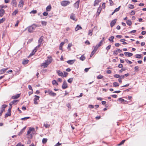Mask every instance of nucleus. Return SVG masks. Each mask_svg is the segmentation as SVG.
<instances>
[{
    "mask_svg": "<svg viewBox=\"0 0 146 146\" xmlns=\"http://www.w3.org/2000/svg\"><path fill=\"white\" fill-rule=\"evenodd\" d=\"M37 11L36 10H33L30 13H33V14H35L36 13Z\"/></svg>",
    "mask_w": 146,
    "mask_h": 146,
    "instance_id": "57",
    "label": "nucleus"
},
{
    "mask_svg": "<svg viewBox=\"0 0 146 146\" xmlns=\"http://www.w3.org/2000/svg\"><path fill=\"white\" fill-rule=\"evenodd\" d=\"M7 7V6H4L3 5H0V8L3 9V8H6Z\"/></svg>",
    "mask_w": 146,
    "mask_h": 146,
    "instance_id": "44",
    "label": "nucleus"
},
{
    "mask_svg": "<svg viewBox=\"0 0 146 146\" xmlns=\"http://www.w3.org/2000/svg\"><path fill=\"white\" fill-rule=\"evenodd\" d=\"M38 48H36V47L33 50V51L29 55V56H31L34 55L35 53L36 52L37 50V49Z\"/></svg>",
    "mask_w": 146,
    "mask_h": 146,
    "instance_id": "16",
    "label": "nucleus"
},
{
    "mask_svg": "<svg viewBox=\"0 0 146 146\" xmlns=\"http://www.w3.org/2000/svg\"><path fill=\"white\" fill-rule=\"evenodd\" d=\"M117 54H118L116 50H115L113 51V54L114 55L116 56V55H117Z\"/></svg>",
    "mask_w": 146,
    "mask_h": 146,
    "instance_id": "56",
    "label": "nucleus"
},
{
    "mask_svg": "<svg viewBox=\"0 0 146 146\" xmlns=\"http://www.w3.org/2000/svg\"><path fill=\"white\" fill-rule=\"evenodd\" d=\"M24 4V2L23 0H21L19 3L18 7L21 8L23 7Z\"/></svg>",
    "mask_w": 146,
    "mask_h": 146,
    "instance_id": "11",
    "label": "nucleus"
},
{
    "mask_svg": "<svg viewBox=\"0 0 146 146\" xmlns=\"http://www.w3.org/2000/svg\"><path fill=\"white\" fill-rule=\"evenodd\" d=\"M7 69H3L0 71V74H2L4 73L6 70Z\"/></svg>",
    "mask_w": 146,
    "mask_h": 146,
    "instance_id": "26",
    "label": "nucleus"
},
{
    "mask_svg": "<svg viewBox=\"0 0 146 146\" xmlns=\"http://www.w3.org/2000/svg\"><path fill=\"white\" fill-rule=\"evenodd\" d=\"M128 8L130 9H133L134 8V6L131 4H129L128 5Z\"/></svg>",
    "mask_w": 146,
    "mask_h": 146,
    "instance_id": "30",
    "label": "nucleus"
},
{
    "mask_svg": "<svg viewBox=\"0 0 146 146\" xmlns=\"http://www.w3.org/2000/svg\"><path fill=\"white\" fill-rule=\"evenodd\" d=\"M135 57L137 58H140L141 57V55L139 54H136L135 55Z\"/></svg>",
    "mask_w": 146,
    "mask_h": 146,
    "instance_id": "42",
    "label": "nucleus"
},
{
    "mask_svg": "<svg viewBox=\"0 0 146 146\" xmlns=\"http://www.w3.org/2000/svg\"><path fill=\"white\" fill-rule=\"evenodd\" d=\"M127 24L129 26H130L131 25V22L130 20H128L126 21Z\"/></svg>",
    "mask_w": 146,
    "mask_h": 146,
    "instance_id": "31",
    "label": "nucleus"
},
{
    "mask_svg": "<svg viewBox=\"0 0 146 146\" xmlns=\"http://www.w3.org/2000/svg\"><path fill=\"white\" fill-rule=\"evenodd\" d=\"M79 1H77L74 4V6L75 8L78 9L79 7Z\"/></svg>",
    "mask_w": 146,
    "mask_h": 146,
    "instance_id": "17",
    "label": "nucleus"
},
{
    "mask_svg": "<svg viewBox=\"0 0 146 146\" xmlns=\"http://www.w3.org/2000/svg\"><path fill=\"white\" fill-rule=\"evenodd\" d=\"M95 53V52H94V51H93V50L92 51V52L91 54L90 55V57H91L92 56L94 55V54Z\"/></svg>",
    "mask_w": 146,
    "mask_h": 146,
    "instance_id": "59",
    "label": "nucleus"
},
{
    "mask_svg": "<svg viewBox=\"0 0 146 146\" xmlns=\"http://www.w3.org/2000/svg\"><path fill=\"white\" fill-rule=\"evenodd\" d=\"M38 26V25L33 24L28 27V31L30 33H32L36 27Z\"/></svg>",
    "mask_w": 146,
    "mask_h": 146,
    "instance_id": "1",
    "label": "nucleus"
},
{
    "mask_svg": "<svg viewBox=\"0 0 146 146\" xmlns=\"http://www.w3.org/2000/svg\"><path fill=\"white\" fill-rule=\"evenodd\" d=\"M103 77V76L102 75H99L98 76L97 78L98 79H102Z\"/></svg>",
    "mask_w": 146,
    "mask_h": 146,
    "instance_id": "45",
    "label": "nucleus"
},
{
    "mask_svg": "<svg viewBox=\"0 0 146 146\" xmlns=\"http://www.w3.org/2000/svg\"><path fill=\"white\" fill-rule=\"evenodd\" d=\"M47 23L45 21H42L41 22L42 24L44 26H46V25Z\"/></svg>",
    "mask_w": 146,
    "mask_h": 146,
    "instance_id": "48",
    "label": "nucleus"
},
{
    "mask_svg": "<svg viewBox=\"0 0 146 146\" xmlns=\"http://www.w3.org/2000/svg\"><path fill=\"white\" fill-rule=\"evenodd\" d=\"M48 65V64H47L46 62L43 63L42 65V66H43L44 68H46L47 67Z\"/></svg>",
    "mask_w": 146,
    "mask_h": 146,
    "instance_id": "34",
    "label": "nucleus"
},
{
    "mask_svg": "<svg viewBox=\"0 0 146 146\" xmlns=\"http://www.w3.org/2000/svg\"><path fill=\"white\" fill-rule=\"evenodd\" d=\"M102 43L103 40H101L96 45V46L99 47L102 45Z\"/></svg>",
    "mask_w": 146,
    "mask_h": 146,
    "instance_id": "32",
    "label": "nucleus"
},
{
    "mask_svg": "<svg viewBox=\"0 0 146 146\" xmlns=\"http://www.w3.org/2000/svg\"><path fill=\"white\" fill-rule=\"evenodd\" d=\"M51 9V6L50 5H49L46 7V10L47 11H49Z\"/></svg>",
    "mask_w": 146,
    "mask_h": 146,
    "instance_id": "24",
    "label": "nucleus"
},
{
    "mask_svg": "<svg viewBox=\"0 0 146 146\" xmlns=\"http://www.w3.org/2000/svg\"><path fill=\"white\" fill-rule=\"evenodd\" d=\"M48 13L46 12H44L43 13V14L44 16H46L48 15Z\"/></svg>",
    "mask_w": 146,
    "mask_h": 146,
    "instance_id": "63",
    "label": "nucleus"
},
{
    "mask_svg": "<svg viewBox=\"0 0 146 146\" xmlns=\"http://www.w3.org/2000/svg\"><path fill=\"white\" fill-rule=\"evenodd\" d=\"M116 22V19H115L113 20L110 23V26L111 27H112L115 24Z\"/></svg>",
    "mask_w": 146,
    "mask_h": 146,
    "instance_id": "14",
    "label": "nucleus"
},
{
    "mask_svg": "<svg viewBox=\"0 0 146 146\" xmlns=\"http://www.w3.org/2000/svg\"><path fill=\"white\" fill-rule=\"evenodd\" d=\"M116 50L117 51V52H118L119 53H120L122 52L121 50L118 48Z\"/></svg>",
    "mask_w": 146,
    "mask_h": 146,
    "instance_id": "60",
    "label": "nucleus"
},
{
    "mask_svg": "<svg viewBox=\"0 0 146 146\" xmlns=\"http://www.w3.org/2000/svg\"><path fill=\"white\" fill-rule=\"evenodd\" d=\"M76 61V60L75 59L69 60L67 61V62L70 65H72Z\"/></svg>",
    "mask_w": 146,
    "mask_h": 146,
    "instance_id": "10",
    "label": "nucleus"
},
{
    "mask_svg": "<svg viewBox=\"0 0 146 146\" xmlns=\"http://www.w3.org/2000/svg\"><path fill=\"white\" fill-rule=\"evenodd\" d=\"M113 87H117L119 86V84L117 82H114L113 83Z\"/></svg>",
    "mask_w": 146,
    "mask_h": 146,
    "instance_id": "25",
    "label": "nucleus"
},
{
    "mask_svg": "<svg viewBox=\"0 0 146 146\" xmlns=\"http://www.w3.org/2000/svg\"><path fill=\"white\" fill-rule=\"evenodd\" d=\"M7 106V105L3 104L2 105L0 108V116H1L3 112L5 111V108Z\"/></svg>",
    "mask_w": 146,
    "mask_h": 146,
    "instance_id": "4",
    "label": "nucleus"
},
{
    "mask_svg": "<svg viewBox=\"0 0 146 146\" xmlns=\"http://www.w3.org/2000/svg\"><path fill=\"white\" fill-rule=\"evenodd\" d=\"M114 38V37L113 36H111L109 38L108 40L110 42H113Z\"/></svg>",
    "mask_w": 146,
    "mask_h": 146,
    "instance_id": "20",
    "label": "nucleus"
},
{
    "mask_svg": "<svg viewBox=\"0 0 146 146\" xmlns=\"http://www.w3.org/2000/svg\"><path fill=\"white\" fill-rule=\"evenodd\" d=\"M125 60L129 64H131L132 63V62L128 60V59H126Z\"/></svg>",
    "mask_w": 146,
    "mask_h": 146,
    "instance_id": "38",
    "label": "nucleus"
},
{
    "mask_svg": "<svg viewBox=\"0 0 146 146\" xmlns=\"http://www.w3.org/2000/svg\"><path fill=\"white\" fill-rule=\"evenodd\" d=\"M20 95L19 94H17L12 96V98L13 99H17L19 98L20 97Z\"/></svg>",
    "mask_w": 146,
    "mask_h": 146,
    "instance_id": "23",
    "label": "nucleus"
},
{
    "mask_svg": "<svg viewBox=\"0 0 146 146\" xmlns=\"http://www.w3.org/2000/svg\"><path fill=\"white\" fill-rule=\"evenodd\" d=\"M48 94L50 96L52 97H55L56 95V94L52 91L48 89Z\"/></svg>",
    "mask_w": 146,
    "mask_h": 146,
    "instance_id": "7",
    "label": "nucleus"
},
{
    "mask_svg": "<svg viewBox=\"0 0 146 146\" xmlns=\"http://www.w3.org/2000/svg\"><path fill=\"white\" fill-rule=\"evenodd\" d=\"M35 97L33 100L34 104H37L38 103V102H37V101L39 100L40 97L36 95H35Z\"/></svg>",
    "mask_w": 146,
    "mask_h": 146,
    "instance_id": "6",
    "label": "nucleus"
},
{
    "mask_svg": "<svg viewBox=\"0 0 146 146\" xmlns=\"http://www.w3.org/2000/svg\"><path fill=\"white\" fill-rule=\"evenodd\" d=\"M11 3L13 5H16L17 3L15 0H13L11 2Z\"/></svg>",
    "mask_w": 146,
    "mask_h": 146,
    "instance_id": "41",
    "label": "nucleus"
},
{
    "mask_svg": "<svg viewBox=\"0 0 146 146\" xmlns=\"http://www.w3.org/2000/svg\"><path fill=\"white\" fill-rule=\"evenodd\" d=\"M82 29V28L81 26H80L79 25H77L76 27L75 28V31H77Z\"/></svg>",
    "mask_w": 146,
    "mask_h": 146,
    "instance_id": "21",
    "label": "nucleus"
},
{
    "mask_svg": "<svg viewBox=\"0 0 146 146\" xmlns=\"http://www.w3.org/2000/svg\"><path fill=\"white\" fill-rule=\"evenodd\" d=\"M16 146H24V145H22L21 143H18Z\"/></svg>",
    "mask_w": 146,
    "mask_h": 146,
    "instance_id": "62",
    "label": "nucleus"
},
{
    "mask_svg": "<svg viewBox=\"0 0 146 146\" xmlns=\"http://www.w3.org/2000/svg\"><path fill=\"white\" fill-rule=\"evenodd\" d=\"M98 48L99 47L96 45V46L94 47V49L93 51L96 52Z\"/></svg>",
    "mask_w": 146,
    "mask_h": 146,
    "instance_id": "39",
    "label": "nucleus"
},
{
    "mask_svg": "<svg viewBox=\"0 0 146 146\" xmlns=\"http://www.w3.org/2000/svg\"><path fill=\"white\" fill-rule=\"evenodd\" d=\"M120 7L121 6H119L117 8L115 9L114 11L112 13L111 15H112L118 11L120 9Z\"/></svg>",
    "mask_w": 146,
    "mask_h": 146,
    "instance_id": "22",
    "label": "nucleus"
},
{
    "mask_svg": "<svg viewBox=\"0 0 146 146\" xmlns=\"http://www.w3.org/2000/svg\"><path fill=\"white\" fill-rule=\"evenodd\" d=\"M56 72L59 76H62L63 75V74L62 72L59 70H57Z\"/></svg>",
    "mask_w": 146,
    "mask_h": 146,
    "instance_id": "18",
    "label": "nucleus"
},
{
    "mask_svg": "<svg viewBox=\"0 0 146 146\" xmlns=\"http://www.w3.org/2000/svg\"><path fill=\"white\" fill-rule=\"evenodd\" d=\"M5 18H3L1 19L0 20V23H3L5 21Z\"/></svg>",
    "mask_w": 146,
    "mask_h": 146,
    "instance_id": "54",
    "label": "nucleus"
},
{
    "mask_svg": "<svg viewBox=\"0 0 146 146\" xmlns=\"http://www.w3.org/2000/svg\"><path fill=\"white\" fill-rule=\"evenodd\" d=\"M52 84L54 85L57 86L58 85V83L55 80H53L52 81Z\"/></svg>",
    "mask_w": 146,
    "mask_h": 146,
    "instance_id": "28",
    "label": "nucleus"
},
{
    "mask_svg": "<svg viewBox=\"0 0 146 146\" xmlns=\"http://www.w3.org/2000/svg\"><path fill=\"white\" fill-rule=\"evenodd\" d=\"M92 32L93 30L92 29H90L89 31V32L88 33V35L90 36H91L92 35Z\"/></svg>",
    "mask_w": 146,
    "mask_h": 146,
    "instance_id": "33",
    "label": "nucleus"
},
{
    "mask_svg": "<svg viewBox=\"0 0 146 146\" xmlns=\"http://www.w3.org/2000/svg\"><path fill=\"white\" fill-rule=\"evenodd\" d=\"M73 80V78H69V79L68 80V82L71 83Z\"/></svg>",
    "mask_w": 146,
    "mask_h": 146,
    "instance_id": "40",
    "label": "nucleus"
},
{
    "mask_svg": "<svg viewBox=\"0 0 146 146\" xmlns=\"http://www.w3.org/2000/svg\"><path fill=\"white\" fill-rule=\"evenodd\" d=\"M70 3V2L68 1H63L60 2L61 5L63 7H65L69 5Z\"/></svg>",
    "mask_w": 146,
    "mask_h": 146,
    "instance_id": "3",
    "label": "nucleus"
},
{
    "mask_svg": "<svg viewBox=\"0 0 146 146\" xmlns=\"http://www.w3.org/2000/svg\"><path fill=\"white\" fill-rule=\"evenodd\" d=\"M135 13V12L133 10L131 11V12L130 13V14L131 15H134Z\"/></svg>",
    "mask_w": 146,
    "mask_h": 146,
    "instance_id": "50",
    "label": "nucleus"
},
{
    "mask_svg": "<svg viewBox=\"0 0 146 146\" xmlns=\"http://www.w3.org/2000/svg\"><path fill=\"white\" fill-rule=\"evenodd\" d=\"M80 60L83 61L85 59V58L84 55H82L81 56L80 58Z\"/></svg>",
    "mask_w": 146,
    "mask_h": 146,
    "instance_id": "35",
    "label": "nucleus"
},
{
    "mask_svg": "<svg viewBox=\"0 0 146 146\" xmlns=\"http://www.w3.org/2000/svg\"><path fill=\"white\" fill-rule=\"evenodd\" d=\"M141 33L142 35H144L146 34V31H143Z\"/></svg>",
    "mask_w": 146,
    "mask_h": 146,
    "instance_id": "64",
    "label": "nucleus"
},
{
    "mask_svg": "<svg viewBox=\"0 0 146 146\" xmlns=\"http://www.w3.org/2000/svg\"><path fill=\"white\" fill-rule=\"evenodd\" d=\"M43 40V36H41L38 40V45L36 46V48H39L41 46V43Z\"/></svg>",
    "mask_w": 146,
    "mask_h": 146,
    "instance_id": "5",
    "label": "nucleus"
},
{
    "mask_svg": "<svg viewBox=\"0 0 146 146\" xmlns=\"http://www.w3.org/2000/svg\"><path fill=\"white\" fill-rule=\"evenodd\" d=\"M111 47V45H109L106 47V49L107 50V51H108L110 49Z\"/></svg>",
    "mask_w": 146,
    "mask_h": 146,
    "instance_id": "46",
    "label": "nucleus"
},
{
    "mask_svg": "<svg viewBox=\"0 0 146 146\" xmlns=\"http://www.w3.org/2000/svg\"><path fill=\"white\" fill-rule=\"evenodd\" d=\"M11 115V113L10 112L7 111V113L5 114V118H6L8 116H10Z\"/></svg>",
    "mask_w": 146,
    "mask_h": 146,
    "instance_id": "29",
    "label": "nucleus"
},
{
    "mask_svg": "<svg viewBox=\"0 0 146 146\" xmlns=\"http://www.w3.org/2000/svg\"><path fill=\"white\" fill-rule=\"evenodd\" d=\"M28 62L29 60H25L23 61L22 63L23 64H26L28 63Z\"/></svg>",
    "mask_w": 146,
    "mask_h": 146,
    "instance_id": "27",
    "label": "nucleus"
},
{
    "mask_svg": "<svg viewBox=\"0 0 146 146\" xmlns=\"http://www.w3.org/2000/svg\"><path fill=\"white\" fill-rule=\"evenodd\" d=\"M124 54L126 56L128 57H131L133 55L132 53L127 52H125Z\"/></svg>",
    "mask_w": 146,
    "mask_h": 146,
    "instance_id": "13",
    "label": "nucleus"
},
{
    "mask_svg": "<svg viewBox=\"0 0 146 146\" xmlns=\"http://www.w3.org/2000/svg\"><path fill=\"white\" fill-rule=\"evenodd\" d=\"M68 87V85L67 83L66 82V81H64L63 82L62 86V88L63 89H65Z\"/></svg>",
    "mask_w": 146,
    "mask_h": 146,
    "instance_id": "9",
    "label": "nucleus"
},
{
    "mask_svg": "<svg viewBox=\"0 0 146 146\" xmlns=\"http://www.w3.org/2000/svg\"><path fill=\"white\" fill-rule=\"evenodd\" d=\"M35 131V128H34L30 127L28 130L27 135H29L30 136L29 138L31 139L32 138V135L31 133H30L32 131Z\"/></svg>",
    "mask_w": 146,
    "mask_h": 146,
    "instance_id": "2",
    "label": "nucleus"
},
{
    "mask_svg": "<svg viewBox=\"0 0 146 146\" xmlns=\"http://www.w3.org/2000/svg\"><path fill=\"white\" fill-rule=\"evenodd\" d=\"M68 73L66 72H64V75H63V76H64V77H66L68 75Z\"/></svg>",
    "mask_w": 146,
    "mask_h": 146,
    "instance_id": "55",
    "label": "nucleus"
},
{
    "mask_svg": "<svg viewBox=\"0 0 146 146\" xmlns=\"http://www.w3.org/2000/svg\"><path fill=\"white\" fill-rule=\"evenodd\" d=\"M47 139L46 138H44L42 140V142L43 143L45 144L47 141Z\"/></svg>",
    "mask_w": 146,
    "mask_h": 146,
    "instance_id": "37",
    "label": "nucleus"
},
{
    "mask_svg": "<svg viewBox=\"0 0 146 146\" xmlns=\"http://www.w3.org/2000/svg\"><path fill=\"white\" fill-rule=\"evenodd\" d=\"M64 42H61L60 45V46H61V47H62L64 45Z\"/></svg>",
    "mask_w": 146,
    "mask_h": 146,
    "instance_id": "61",
    "label": "nucleus"
},
{
    "mask_svg": "<svg viewBox=\"0 0 146 146\" xmlns=\"http://www.w3.org/2000/svg\"><path fill=\"white\" fill-rule=\"evenodd\" d=\"M101 11V8L100 7H99L98 8L97 11V13H98V15H99Z\"/></svg>",
    "mask_w": 146,
    "mask_h": 146,
    "instance_id": "43",
    "label": "nucleus"
},
{
    "mask_svg": "<svg viewBox=\"0 0 146 146\" xmlns=\"http://www.w3.org/2000/svg\"><path fill=\"white\" fill-rule=\"evenodd\" d=\"M44 126L46 128L49 127L50 126V125H48L47 123H44Z\"/></svg>",
    "mask_w": 146,
    "mask_h": 146,
    "instance_id": "49",
    "label": "nucleus"
},
{
    "mask_svg": "<svg viewBox=\"0 0 146 146\" xmlns=\"http://www.w3.org/2000/svg\"><path fill=\"white\" fill-rule=\"evenodd\" d=\"M70 19L73 20L75 21H76V19L75 18V14H74L73 13H72L71 14L70 16Z\"/></svg>",
    "mask_w": 146,
    "mask_h": 146,
    "instance_id": "12",
    "label": "nucleus"
},
{
    "mask_svg": "<svg viewBox=\"0 0 146 146\" xmlns=\"http://www.w3.org/2000/svg\"><path fill=\"white\" fill-rule=\"evenodd\" d=\"M101 0H95L94 1V6H96L98 5L99 3L100 2Z\"/></svg>",
    "mask_w": 146,
    "mask_h": 146,
    "instance_id": "19",
    "label": "nucleus"
},
{
    "mask_svg": "<svg viewBox=\"0 0 146 146\" xmlns=\"http://www.w3.org/2000/svg\"><path fill=\"white\" fill-rule=\"evenodd\" d=\"M5 10L3 9L0 8V16L2 17L5 13Z\"/></svg>",
    "mask_w": 146,
    "mask_h": 146,
    "instance_id": "15",
    "label": "nucleus"
},
{
    "mask_svg": "<svg viewBox=\"0 0 146 146\" xmlns=\"http://www.w3.org/2000/svg\"><path fill=\"white\" fill-rule=\"evenodd\" d=\"M30 118L29 117H25L24 118H23L21 119L22 120H26L27 119H29Z\"/></svg>",
    "mask_w": 146,
    "mask_h": 146,
    "instance_id": "51",
    "label": "nucleus"
},
{
    "mask_svg": "<svg viewBox=\"0 0 146 146\" xmlns=\"http://www.w3.org/2000/svg\"><path fill=\"white\" fill-rule=\"evenodd\" d=\"M18 11L17 10H15L14 12H13L12 14L13 15H15L18 13Z\"/></svg>",
    "mask_w": 146,
    "mask_h": 146,
    "instance_id": "47",
    "label": "nucleus"
},
{
    "mask_svg": "<svg viewBox=\"0 0 146 146\" xmlns=\"http://www.w3.org/2000/svg\"><path fill=\"white\" fill-rule=\"evenodd\" d=\"M48 58L49 59H47L46 60L45 62L48 64V65L49 64L51 63V62L52 61V57L51 56H48Z\"/></svg>",
    "mask_w": 146,
    "mask_h": 146,
    "instance_id": "8",
    "label": "nucleus"
},
{
    "mask_svg": "<svg viewBox=\"0 0 146 146\" xmlns=\"http://www.w3.org/2000/svg\"><path fill=\"white\" fill-rule=\"evenodd\" d=\"M24 132V131H23V130H21L19 132V133L18 134L19 135H20L23 133Z\"/></svg>",
    "mask_w": 146,
    "mask_h": 146,
    "instance_id": "58",
    "label": "nucleus"
},
{
    "mask_svg": "<svg viewBox=\"0 0 146 146\" xmlns=\"http://www.w3.org/2000/svg\"><path fill=\"white\" fill-rule=\"evenodd\" d=\"M72 46V44L71 43H69L68 44V47H67V48L68 49H70V47Z\"/></svg>",
    "mask_w": 146,
    "mask_h": 146,
    "instance_id": "52",
    "label": "nucleus"
},
{
    "mask_svg": "<svg viewBox=\"0 0 146 146\" xmlns=\"http://www.w3.org/2000/svg\"><path fill=\"white\" fill-rule=\"evenodd\" d=\"M118 101L120 102V103H122L124 102L125 100L122 98H120L119 99Z\"/></svg>",
    "mask_w": 146,
    "mask_h": 146,
    "instance_id": "36",
    "label": "nucleus"
},
{
    "mask_svg": "<svg viewBox=\"0 0 146 146\" xmlns=\"http://www.w3.org/2000/svg\"><path fill=\"white\" fill-rule=\"evenodd\" d=\"M114 77L116 78H119L120 75L119 74H115L114 75Z\"/></svg>",
    "mask_w": 146,
    "mask_h": 146,
    "instance_id": "53",
    "label": "nucleus"
}]
</instances>
